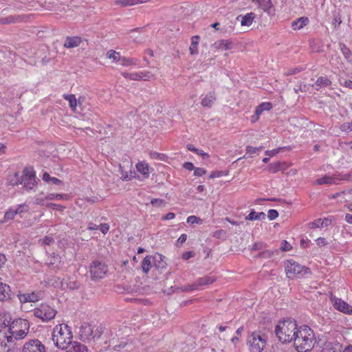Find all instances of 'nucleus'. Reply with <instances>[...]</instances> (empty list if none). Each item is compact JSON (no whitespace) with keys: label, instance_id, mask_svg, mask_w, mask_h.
Masks as SVG:
<instances>
[{"label":"nucleus","instance_id":"29","mask_svg":"<svg viewBox=\"0 0 352 352\" xmlns=\"http://www.w3.org/2000/svg\"><path fill=\"white\" fill-rule=\"evenodd\" d=\"M60 258L58 255H56V254H53L52 256H50L47 261H46V265L48 266V267H52V268H56V267H58V264L60 263Z\"/></svg>","mask_w":352,"mask_h":352},{"label":"nucleus","instance_id":"36","mask_svg":"<svg viewBox=\"0 0 352 352\" xmlns=\"http://www.w3.org/2000/svg\"><path fill=\"white\" fill-rule=\"evenodd\" d=\"M42 179L43 181L46 182H51L55 185H60L62 184V181H60L59 179L56 177H51L49 173L47 172L44 173L42 177Z\"/></svg>","mask_w":352,"mask_h":352},{"label":"nucleus","instance_id":"38","mask_svg":"<svg viewBox=\"0 0 352 352\" xmlns=\"http://www.w3.org/2000/svg\"><path fill=\"white\" fill-rule=\"evenodd\" d=\"M151 256H146L142 262V270L145 274H147L151 267Z\"/></svg>","mask_w":352,"mask_h":352},{"label":"nucleus","instance_id":"58","mask_svg":"<svg viewBox=\"0 0 352 352\" xmlns=\"http://www.w3.org/2000/svg\"><path fill=\"white\" fill-rule=\"evenodd\" d=\"M16 214L22 213L23 212L28 211V206L25 204L19 205L17 208L14 210Z\"/></svg>","mask_w":352,"mask_h":352},{"label":"nucleus","instance_id":"37","mask_svg":"<svg viewBox=\"0 0 352 352\" xmlns=\"http://www.w3.org/2000/svg\"><path fill=\"white\" fill-rule=\"evenodd\" d=\"M278 250H263V251L259 252L258 254V255L256 256V257L263 258H270L272 257L275 253L278 254Z\"/></svg>","mask_w":352,"mask_h":352},{"label":"nucleus","instance_id":"51","mask_svg":"<svg viewBox=\"0 0 352 352\" xmlns=\"http://www.w3.org/2000/svg\"><path fill=\"white\" fill-rule=\"evenodd\" d=\"M302 70V68H299V67L291 68V69H289L284 74L285 76L294 75V74L300 72Z\"/></svg>","mask_w":352,"mask_h":352},{"label":"nucleus","instance_id":"9","mask_svg":"<svg viewBox=\"0 0 352 352\" xmlns=\"http://www.w3.org/2000/svg\"><path fill=\"white\" fill-rule=\"evenodd\" d=\"M21 184L28 190H32L36 184L35 173L32 168H25L21 174Z\"/></svg>","mask_w":352,"mask_h":352},{"label":"nucleus","instance_id":"15","mask_svg":"<svg viewBox=\"0 0 352 352\" xmlns=\"http://www.w3.org/2000/svg\"><path fill=\"white\" fill-rule=\"evenodd\" d=\"M333 306L335 309L344 314H352V307L340 298L335 299Z\"/></svg>","mask_w":352,"mask_h":352},{"label":"nucleus","instance_id":"7","mask_svg":"<svg viewBox=\"0 0 352 352\" xmlns=\"http://www.w3.org/2000/svg\"><path fill=\"white\" fill-rule=\"evenodd\" d=\"M107 272V265L102 261H94L89 266V272L93 280L104 278Z\"/></svg>","mask_w":352,"mask_h":352},{"label":"nucleus","instance_id":"18","mask_svg":"<svg viewBox=\"0 0 352 352\" xmlns=\"http://www.w3.org/2000/svg\"><path fill=\"white\" fill-rule=\"evenodd\" d=\"M252 3L258 5V7L265 12L270 13L271 9L274 7L271 0H251Z\"/></svg>","mask_w":352,"mask_h":352},{"label":"nucleus","instance_id":"54","mask_svg":"<svg viewBox=\"0 0 352 352\" xmlns=\"http://www.w3.org/2000/svg\"><path fill=\"white\" fill-rule=\"evenodd\" d=\"M278 216V212L274 209H271L268 211L267 217L270 220H274Z\"/></svg>","mask_w":352,"mask_h":352},{"label":"nucleus","instance_id":"56","mask_svg":"<svg viewBox=\"0 0 352 352\" xmlns=\"http://www.w3.org/2000/svg\"><path fill=\"white\" fill-rule=\"evenodd\" d=\"M206 173V170L202 168H195L194 175L197 177H201Z\"/></svg>","mask_w":352,"mask_h":352},{"label":"nucleus","instance_id":"52","mask_svg":"<svg viewBox=\"0 0 352 352\" xmlns=\"http://www.w3.org/2000/svg\"><path fill=\"white\" fill-rule=\"evenodd\" d=\"M292 249V245L285 240L281 241L280 250L283 252L289 251Z\"/></svg>","mask_w":352,"mask_h":352},{"label":"nucleus","instance_id":"11","mask_svg":"<svg viewBox=\"0 0 352 352\" xmlns=\"http://www.w3.org/2000/svg\"><path fill=\"white\" fill-rule=\"evenodd\" d=\"M22 352H45V346L39 340L32 339L23 344Z\"/></svg>","mask_w":352,"mask_h":352},{"label":"nucleus","instance_id":"2","mask_svg":"<svg viewBox=\"0 0 352 352\" xmlns=\"http://www.w3.org/2000/svg\"><path fill=\"white\" fill-rule=\"evenodd\" d=\"M298 327L296 322L291 320L280 322L276 327L275 333L278 340L282 342H290L293 341Z\"/></svg>","mask_w":352,"mask_h":352},{"label":"nucleus","instance_id":"60","mask_svg":"<svg viewBox=\"0 0 352 352\" xmlns=\"http://www.w3.org/2000/svg\"><path fill=\"white\" fill-rule=\"evenodd\" d=\"M99 229L103 234H106L109 230V226L107 223H102Z\"/></svg>","mask_w":352,"mask_h":352},{"label":"nucleus","instance_id":"31","mask_svg":"<svg viewBox=\"0 0 352 352\" xmlns=\"http://www.w3.org/2000/svg\"><path fill=\"white\" fill-rule=\"evenodd\" d=\"M147 1V0H116L117 5H121L123 7L137 5Z\"/></svg>","mask_w":352,"mask_h":352},{"label":"nucleus","instance_id":"4","mask_svg":"<svg viewBox=\"0 0 352 352\" xmlns=\"http://www.w3.org/2000/svg\"><path fill=\"white\" fill-rule=\"evenodd\" d=\"M30 329L29 322L23 318H16L11 322L8 328L9 336L15 340L23 339L28 333Z\"/></svg>","mask_w":352,"mask_h":352},{"label":"nucleus","instance_id":"3","mask_svg":"<svg viewBox=\"0 0 352 352\" xmlns=\"http://www.w3.org/2000/svg\"><path fill=\"white\" fill-rule=\"evenodd\" d=\"M72 333L67 324L56 325L52 332V340L54 344L59 349H67L71 344Z\"/></svg>","mask_w":352,"mask_h":352},{"label":"nucleus","instance_id":"49","mask_svg":"<svg viewBox=\"0 0 352 352\" xmlns=\"http://www.w3.org/2000/svg\"><path fill=\"white\" fill-rule=\"evenodd\" d=\"M39 241L41 242L43 245H50L54 243V239L52 236H46Z\"/></svg>","mask_w":352,"mask_h":352},{"label":"nucleus","instance_id":"55","mask_svg":"<svg viewBox=\"0 0 352 352\" xmlns=\"http://www.w3.org/2000/svg\"><path fill=\"white\" fill-rule=\"evenodd\" d=\"M46 206L49 208H53L54 210H59V211H63L65 208L62 205L53 204V203L48 204Z\"/></svg>","mask_w":352,"mask_h":352},{"label":"nucleus","instance_id":"40","mask_svg":"<svg viewBox=\"0 0 352 352\" xmlns=\"http://www.w3.org/2000/svg\"><path fill=\"white\" fill-rule=\"evenodd\" d=\"M68 198V195L65 194H56V193H50L45 197V199L48 200H60V199H67Z\"/></svg>","mask_w":352,"mask_h":352},{"label":"nucleus","instance_id":"1","mask_svg":"<svg viewBox=\"0 0 352 352\" xmlns=\"http://www.w3.org/2000/svg\"><path fill=\"white\" fill-rule=\"evenodd\" d=\"M293 342L298 351L307 352L311 351L315 344L314 331L308 326L300 327L296 331Z\"/></svg>","mask_w":352,"mask_h":352},{"label":"nucleus","instance_id":"33","mask_svg":"<svg viewBox=\"0 0 352 352\" xmlns=\"http://www.w3.org/2000/svg\"><path fill=\"white\" fill-rule=\"evenodd\" d=\"M63 98L69 103L71 109L75 111L77 107V100L74 94H64Z\"/></svg>","mask_w":352,"mask_h":352},{"label":"nucleus","instance_id":"14","mask_svg":"<svg viewBox=\"0 0 352 352\" xmlns=\"http://www.w3.org/2000/svg\"><path fill=\"white\" fill-rule=\"evenodd\" d=\"M94 329L89 323L84 322L81 324L79 330V336L82 340H89L92 338Z\"/></svg>","mask_w":352,"mask_h":352},{"label":"nucleus","instance_id":"30","mask_svg":"<svg viewBox=\"0 0 352 352\" xmlns=\"http://www.w3.org/2000/svg\"><path fill=\"white\" fill-rule=\"evenodd\" d=\"M265 214L263 212L256 213L252 210L250 213L245 217L246 220L254 221V220H262L265 219Z\"/></svg>","mask_w":352,"mask_h":352},{"label":"nucleus","instance_id":"8","mask_svg":"<svg viewBox=\"0 0 352 352\" xmlns=\"http://www.w3.org/2000/svg\"><path fill=\"white\" fill-rule=\"evenodd\" d=\"M56 314V311L46 304H41L34 311V315L43 322L53 319Z\"/></svg>","mask_w":352,"mask_h":352},{"label":"nucleus","instance_id":"43","mask_svg":"<svg viewBox=\"0 0 352 352\" xmlns=\"http://www.w3.org/2000/svg\"><path fill=\"white\" fill-rule=\"evenodd\" d=\"M104 328L102 326L98 327L95 330H94V333L92 336V338L94 340L99 339L102 334L104 333Z\"/></svg>","mask_w":352,"mask_h":352},{"label":"nucleus","instance_id":"64","mask_svg":"<svg viewBox=\"0 0 352 352\" xmlns=\"http://www.w3.org/2000/svg\"><path fill=\"white\" fill-rule=\"evenodd\" d=\"M183 167L188 170H192L195 169V166L191 162H185L183 165Z\"/></svg>","mask_w":352,"mask_h":352},{"label":"nucleus","instance_id":"32","mask_svg":"<svg viewBox=\"0 0 352 352\" xmlns=\"http://www.w3.org/2000/svg\"><path fill=\"white\" fill-rule=\"evenodd\" d=\"M199 41V36H193L191 38V44L189 47L190 53L192 55L197 54L198 53V48L197 45Z\"/></svg>","mask_w":352,"mask_h":352},{"label":"nucleus","instance_id":"61","mask_svg":"<svg viewBox=\"0 0 352 352\" xmlns=\"http://www.w3.org/2000/svg\"><path fill=\"white\" fill-rule=\"evenodd\" d=\"M265 247V245H264L262 243H259V242H256L254 243L252 248V250H262L263 248Z\"/></svg>","mask_w":352,"mask_h":352},{"label":"nucleus","instance_id":"5","mask_svg":"<svg viewBox=\"0 0 352 352\" xmlns=\"http://www.w3.org/2000/svg\"><path fill=\"white\" fill-rule=\"evenodd\" d=\"M285 272L289 278L294 279L305 276L310 272V270L295 261H287L285 264Z\"/></svg>","mask_w":352,"mask_h":352},{"label":"nucleus","instance_id":"27","mask_svg":"<svg viewBox=\"0 0 352 352\" xmlns=\"http://www.w3.org/2000/svg\"><path fill=\"white\" fill-rule=\"evenodd\" d=\"M309 19L307 17L302 16L294 21L292 23V27L294 30H300L308 23Z\"/></svg>","mask_w":352,"mask_h":352},{"label":"nucleus","instance_id":"13","mask_svg":"<svg viewBox=\"0 0 352 352\" xmlns=\"http://www.w3.org/2000/svg\"><path fill=\"white\" fill-rule=\"evenodd\" d=\"M12 342H13L12 336L0 330V352H9L10 350L9 344Z\"/></svg>","mask_w":352,"mask_h":352},{"label":"nucleus","instance_id":"53","mask_svg":"<svg viewBox=\"0 0 352 352\" xmlns=\"http://www.w3.org/2000/svg\"><path fill=\"white\" fill-rule=\"evenodd\" d=\"M15 215H16L15 211L12 209H10L5 213L4 218L6 220H11L14 218Z\"/></svg>","mask_w":352,"mask_h":352},{"label":"nucleus","instance_id":"41","mask_svg":"<svg viewBox=\"0 0 352 352\" xmlns=\"http://www.w3.org/2000/svg\"><path fill=\"white\" fill-rule=\"evenodd\" d=\"M123 77L131 80H140L139 72L133 73H122Z\"/></svg>","mask_w":352,"mask_h":352},{"label":"nucleus","instance_id":"59","mask_svg":"<svg viewBox=\"0 0 352 352\" xmlns=\"http://www.w3.org/2000/svg\"><path fill=\"white\" fill-rule=\"evenodd\" d=\"M226 234V232L223 230H216L212 233V236L216 239H221Z\"/></svg>","mask_w":352,"mask_h":352},{"label":"nucleus","instance_id":"19","mask_svg":"<svg viewBox=\"0 0 352 352\" xmlns=\"http://www.w3.org/2000/svg\"><path fill=\"white\" fill-rule=\"evenodd\" d=\"M82 42L81 37L67 36L64 43V47L66 48H74L80 45Z\"/></svg>","mask_w":352,"mask_h":352},{"label":"nucleus","instance_id":"39","mask_svg":"<svg viewBox=\"0 0 352 352\" xmlns=\"http://www.w3.org/2000/svg\"><path fill=\"white\" fill-rule=\"evenodd\" d=\"M21 175H20L19 173H15L9 177V183L12 186L21 184Z\"/></svg>","mask_w":352,"mask_h":352},{"label":"nucleus","instance_id":"28","mask_svg":"<svg viewBox=\"0 0 352 352\" xmlns=\"http://www.w3.org/2000/svg\"><path fill=\"white\" fill-rule=\"evenodd\" d=\"M285 166L286 165L284 162H276L269 164L268 170L272 173H276L278 171H284Z\"/></svg>","mask_w":352,"mask_h":352},{"label":"nucleus","instance_id":"10","mask_svg":"<svg viewBox=\"0 0 352 352\" xmlns=\"http://www.w3.org/2000/svg\"><path fill=\"white\" fill-rule=\"evenodd\" d=\"M214 281L215 278H213L212 276H206L201 277L199 278L195 283L182 287V291L187 292L190 291L197 290L199 289V287L212 284Z\"/></svg>","mask_w":352,"mask_h":352},{"label":"nucleus","instance_id":"21","mask_svg":"<svg viewBox=\"0 0 352 352\" xmlns=\"http://www.w3.org/2000/svg\"><path fill=\"white\" fill-rule=\"evenodd\" d=\"M67 352H87V348L84 344L71 341V344H69L67 346Z\"/></svg>","mask_w":352,"mask_h":352},{"label":"nucleus","instance_id":"26","mask_svg":"<svg viewBox=\"0 0 352 352\" xmlns=\"http://www.w3.org/2000/svg\"><path fill=\"white\" fill-rule=\"evenodd\" d=\"M11 315L9 313L7 312H1L0 313V330H1V328L10 327V324L11 323Z\"/></svg>","mask_w":352,"mask_h":352},{"label":"nucleus","instance_id":"34","mask_svg":"<svg viewBox=\"0 0 352 352\" xmlns=\"http://www.w3.org/2000/svg\"><path fill=\"white\" fill-rule=\"evenodd\" d=\"M340 47L345 59L348 62L352 63V52L343 43H340Z\"/></svg>","mask_w":352,"mask_h":352},{"label":"nucleus","instance_id":"48","mask_svg":"<svg viewBox=\"0 0 352 352\" xmlns=\"http://www.w3.org/2000/svg\"><path fill=\"white\" fill-rule=\"evenodd\" d=\"M262 149L263 146L253 147L251 146H246V153L252 155L261 151Z\"/></svg>","mask_w":352,"mask_h":352},{"label":"nucleus","instance_id":"44","mask_svg":"<svg viewBox=\"0 0 352 352\" xmlns=\"http://www.w3.org/2000/svg\"><path fill=\"white\" fill-rule=\"evenodd\" d=\"M139 74H140V80H148L151 78H153V76H154V74L152 72H148V71L140 72H139Z\"/></svg>","mask_w":352,"mask_h":352},{"label":"nucleus","instance_id":"22","mask_svg":"<svg viewBox=\"0 0 352 352\" xmlns=\"http://www.w3.org/2000/svg\"><path fill=\"white\" fill-rule=\"evenodd\" d=\"M213 45L216 49L227 50L232 48L233 43L230 40L221 39L216 41Z\"/></svg>","mask_w":352,"mask_h":352},{"label":"nucleus","instance_id":"24","mask_svg":"<svg viewBox=\"0 0 352 352\" xmlns=\"http://www.w3.org/2000/svg\"><path fill=\"white\" fill-rule=\"evenodd\" d=\"M216 100V96L214 91H210L205 96L201 102V104L204 107H211L214 101Z\"/></svg>","mask_w":352,"mask_h":352},{"label":"nucleus","instance_id":"45","mask_svg":"<svg viewBox=\"0 0 352 352\" xmlns=\"http://www.w3.org/2000/svg\"><path fill=\"white\" fill-rule=\"evenodd\" d=\"M107 57L110 59H113L115 61H120L121 56H120V54L116 51L113 50H109L107 52Z\"/></svg>","mask_w":352,"mask_h":352},{"label":"nucleus","instance_id":"17","mask_svg":"<svg viewBox=\"0 0 352 352\" xmlns=\"http://www.w3.org/2000/svg\"><path fill=\"white\" fill-rule=\"evenodd\" d=\"M19 299L21 303L36 302L39 300V296L38 293L35 292L23 294L19 295Z\"/></svg>","mask_w":352,"mask_h":352},{"label":"nucleus","instance_id":"63","mask_svg":"<svg viewBox=\"0 0 352 352\" xmlns=\"http://www.w3.org/2000/svg\"><path fill=\"white\" fill-rule=\"evenodd\" d=\"M194 253L191 251L189 252H185L182 254V258L184 260H188L190 258L194 256Z\"/></svg>","mask_w":352,"mask_h":352},{"label":"nucleus","instance_id":"16","mask_svg":"<svg viewBox=\"0 0 352 352\" xmlns=\"http://www.w3.org/2000/svg\"><path fill=\"white\" fill-rule=\"evenodd\" d=\"M136 168L144 178H148L149 177L150 171L153 170L149 166L148 164L144 161L138 162L136 164Z\"/></svg>","mask_w":352,"mask_h":352},{"label":"nucleus","instance_id":"20","mask_svg":"<svg viewBox=\"0 0 352 352\" xmlns=\"http://www.w3.org/2000/svg\"><path fill=\"white\" fill-rule=\"evenodd\" d=\"M10 287L8 285L0 282V301H4L10 298Z\"/></svg>","mask_w":352,"mask_h":352},{"label":"nucleus","instance_id":"23","mask_svg":"<svg viewBox=\"0 0 352 352\" xmlns=\"http://www.w3.org/2000/svg\"><path fill=\"white\" fill-rule=\"evenodd\" d=\"M331 85V80L327 77H319L315 83L312 85V87L318 91L322 87H327Z\"/></svg>","mask_w":352,"mask_h":352},{"label":"nucleus","instance_id":"57","mask_svg":"<svg viewBox=\"0 0 352 352\" xmlns=\"http://www.w3.org/2000/svg\"><path fill=\"white\" fill-rule=\"evenodd\" d=\"M151 204L155 206H162L164 205L165 202L163 199H153L151 201Z\"/></svg>","mask_w":352,"mask_h":352},{"label":"nucleus","instance_id":"50","mask_svg":"<svg viewBox=\"0 0 352 352\" xmlns=\"http://www.w3.org/2000/svg\"><path fill=\"white\" fill-rule=\"evenodd\" d=\"M150 156L153 159H159L160 160H164V158L166 157L164 154L159 153L155 151L151 152Z\"/></svg>","mask_w":352,"mask_h":352},{"label":"nucleus","instance_id":"42","mask_svg":"<svg viewBox=\"0 0 352 352\" xmlns=\"http://www.w3.org/2000/svg\"><path fill=\"white\" fill-rule=\"evenodd\" d=\"M120 61H121V65L123 66L135 65L137 64L136 59L126 57H121Z\"/></svg>","mask_w":352,"mask_h":352},{"label":"nucleus","instance_id":"46","mask_svg":"<svg viewBox=\"0 0 352 352\" xmlns=\"http://www.w3.org/2000/svg\"><path fill=\"white\" fill-rule=\"evenodd\" d=\"M202 219H201L199 217H197L196 216L192 215L187 218V223L190 224H201L202 223Z\"/></svg>","mask_w":352,"mask_h":352},{"label":"nucleus","instance_id":"6","mask_svg":"<svg viewBox=\"0 0 352 352\" xmlns=\"http://www.w3.org/2000/svg\"><path fill=\"white\" fill-rule=\"evenodd\" d=\"M247 342L250 352H261L266 345L265 335L253 332L248 336Z\"/></svg>","mask_w":352,"mask_h":352},{"label":"nucleus","instance_id":"25","mask_svg":"<svg viewBox=\"0 0 352 352\" xmlns=\"http://www.w3.org/2000/svg\"><path fill=\"white\" fill-rule=\"evenodd\" d=\"M239 18H241V25L242 26H250L252 25V23L255 18V14L253 12H249V13H247L244 16L239 15L237 17V19H239Z\"/></svg>","mask_w":352,"mask_h":352},{"label":"nucleus","instance_id":"47","mask_svg":"<svg viewBox=\"0 0 352 352\" xmlns=\"http://www.w3.org/2000/svg\"><path fill=\"white\" fill-rule=\"evenodd\" d=\"M308 226L309 228L311 229H314L316 228H323L321 219H318L314 221L310 222Z\"/></svg>","mask_w":352,"mask_h":352},{"label":"nucleus","instance_id":"62","mask_svg":"<svg viewBox=\"0 0 352 352\" xmlns=\"http://www.w3.org/2000/svg\"><path fill=\"white\" fill-rule=\"evenodd\" d=\"M316 244L320 246H324L327 244L326 239L323 237H319L316 240Z\"/></svg>","mask_w":352,"mask_h":352},{"label":"nucleus","instance_id":"35","mask_svg":"<svg viewBox=\"0 0 352 352\" xmlns=\"http://www.w3.org/2000/svg\"><path fill=\"white\" fill-rule=\"evenodd\" d=\"M272 108V104L270 102H263L259 104L255 111V114L258 116H260L265 110H270Z\"/></svg>","mask_w":352,"mask_h":352},{"label":"nucleus","instance_id":"12","mask_svg":"<svg viewBox=\"0 0 352 352\" xmlns=\"http://www.w3.org/2000/svg\"><path fill=\"white\" fill-rule=\"evenodd\" d=\"M351 179V174L338 176H330L325 175L320 179H318L316 181V184L318 185L322 184H336L338 183L340 180H350Z\"/></svg>","mask_w":352,"mask_h":352}]
</instances>
